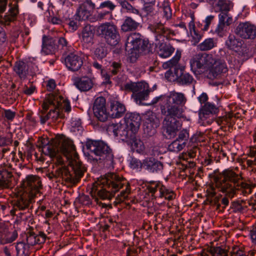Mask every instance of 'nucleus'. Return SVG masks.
I'll return each instance as SVG.
<instances>
[{
    "label": "nucleus",
    "mask_w": 256,
    "mask_h": 256,
    "mask_svg": "<svg viewBox=\"0 0 256 256\" xmlns=\"http://www.w3.org/2000/svg\"><path fill=\"white\" fill-rule=\"evenodd\" d=\"M234 33L243 40H254L256 37V27L248 22H240L235 28Z\"/></svg>",
    "instance_id": "18"
},
{
    "label": "nucleus",
    "mask_w": 256,
    "mask_h": 256,
    "mask_svg": "<svg viewBox=\"0 0 256 256\" xmlns=\"http://www.w3.org/2000/svg\"><path fill=\"white\" fill-rule=\"evenodd\" d=\"M180 68H176L174 69H170L165 73V78L168 81L171 82H176L177 80V74L176 72L180 70Z\"/></svg>",
    "instance_id": "46"
},
{
    "label": "nucleus",
    "mask_w": 256,
    "mask_h": 256,
    "mask_svg": "<svg viewBox=\"0 0 256 256\" xmlns=\"http://www.w3.org/2000/svg\"><path fill=\"white\" fill-rule=\"evenodd\" d=\"M24 192L28 193L31 196L34 198L40 194V190L42 184L40 178L36 176H28L22 184Z\"/></svg>",
    "instance_id": "15"
},
{
    "label": "nucleus",
    "mask_w": 256,
    "mask_h": 256,
    "mask_svg": "<svg viewBox=\"0 0 256 256\" xmlns=\"http://www.w3.org/2000/svg\"><path fill=\"white\" fill-rule=\"evenodd\" d=\"M220 22L224 23L226 26H230L232 22V18L229 16L227 12H221L219 16Z\"/></svg>",
    "instance_id": "54"
},
{
    "label": "nucleus",
    "mask_w": 256,
    "mask_h": 256,
    "mask_svg": "<svg viewBox=\"0 0 256 256\" xmlns=\"http://www.w3.org/2000/svg\"><path fill=\"white\" fill-rule=\"evenodd\" d=\"M186 100L184 94L172 92L169 95L156 98L152 102L156 104L161 101L163 104L161 110L166 116L162 122V132L167 138H174L179 130L181 124L177 118H184V107Z\"/></svg>",
    "instance_id": "1"
},
{
    "label": "nucleus",
    "mask_w": 256,
    "mask_h": 256,
    "mask_svg": "<svg viewBox=\"0 0 256 256\" xmlns=\"http://www.w3.org/2000/svg\"><path fill=\"white\" fill-rule=\"evenodd\" d=\"M12 142V140L10 136H0V146H4L10 144Z\"/></svg>",
    "instance_id": "61"
},
{
    "label": "nucleus",
    "mask_w": 256,
    "mask_h": 256,
    "mask_svg": "<svg viewBox=\"0 0 256 256\" xmlns=\"http://www.w3.org/2000/svg\"><path fill=\"white\" fill-rule=\"evenodd\" d=\"M149 28L155 36L156 44H158L160 42L164 40V38H167L171 33V30L168 28L164 26V24L160 22H154L149 26Z\"/></svg>",
    "instance_id": "19"
},
{
    "label": "nucleus",
    "mask_w": 256,
    "mask_h": 256,
    "mask_svg": "<svg viewBox=\"0 0 256 256\" xmlns=\"http://www.w3.org/2000/svg\"><path fill=\"white\" fill-rule=\"evenodd\" d=\"M244 200L233 202L231 208L234 212L242 213L246 208V206L244 205Z\"/></svg>",
    "instance_id": "43"
},
{
    "label": "nucleus",
    "mask_w": 256,
    "mask_h": 256,
    "mask_svg": "<svg viewBox=\"0 0 256 256\" xmlns=\"http://www.w3.org/2000/svg\"><path fill=\"white\" fill-rule=\"evenodd\" d=\"M142 10L146 16H151L154 14V8L152 5H150V4H145Z\"/></svg>",
    "instance_id": "63"
},
{
    "label": "nucleus",
    "mask_w": 256,
    "mask_h": 256,
    "mask_svg": "<svg viewBox=\"0 0 256 256\" xmlns=\"http://www.w3.org/2000/svg\"><path fill=\"white\" fill-rule=\"evenodd\" d=\"M162 188L163 192H162V194L161 198H164L165 199L169 200H172L174 198V194L172 191H170L169 190L166 189L164 186Z\"/></svg>",
    "instance_id": "59"
},
{
    "label": "nucleus",
    "mask_w": 256,
    "mask_h": 256,
    "mask_svg": "<svg viewBox=\"0 0 256 256\" xmlns=\"http://www.w3.org/2000/svg\"><path fill=\"white\" fill-rule=\"evenodd\" d=\"M56 95L60 97L59 100H60V110L61 108H62L66 112H69L71 110V106H70V102L66 100H64L62 102V98L60 96H58V94Z\"/></svg>",
    "instance_id": "57"
},
{
    "label": "nucleus",
    "mask_w": 256,
    "mask_h": 256,
    "mask_svg": "<svg viewBox=\"0 0 256 256\" xmlns=\"http://www.w3.org/2000/svg\"><path fill=\"white\" fill-rule=\"evenodd\" d=\"M121 64L114 62L110 66V72L112 75H116L121 71Z\"/></svg>",
    "instance_id": "56"
},
{
    "label": "nucleus",
    "mask_w": 256,
    "mask_h": 256,
    "mask_svg": "<svg viewBox=\"0 0 256 256\" xmlns=\"http://www.w3.org/2000/svg\"><path fill=\"white\" fill-rule=\"evenodd\" d=\"M162 9L164 12V16L166 20L170 18L172 16V12L168 4L166 3L163 4Z\"/></svg>",
    "instance_id": "58"
},
{
    "label": "nucleus",
    "mask_w": 256,
    "mask_h": 256,
    "mask_svg": "<svg viewBox=\"0 0 256 256\" xmlns=\"http://www.w3.org/2000/svg\"><path fill=\"white\" fill-rule=\"evenodd\" d=\"M120 4L122 8L126 10L128 12L132 13L134 14H139L138 10L134 8L130 4H129L126 0H116Z\"/></svg>",
    "instance_id": "42"
},
{
    "label": "nucleus",
    "mask_w": 256,
    "mask_h": 256,
    "mask_svg": "<svg viewBox=\"0 0 256 256\" xmlns=\"http://www.w3.org/2000/svg\"><path fill=\"white\" fill-rule=\"evenodd\" d=\"M216 6L222 12H228L232 6V3L228 0H217Z\"/></svg>",
    "instance_id": "41"
},
{
    "label": "nucleus",
    "mask_w": 256,
    "mask_h": 256,
    "mask_svg": "<svg viewBox=\"0 0 256 256\" xmlns=\"http://www.w3.org/2000/svg\"><path fill=\"white\" fill-rule=\"evenodd\" d=\"M130 166L133 169H138L143 168V162H141L140 160L132 158L130 162Z\"/></svg>",
    "instance_id": "60"
},
{
    "label": "nucleus",
    "mask_w": 256,
    "mask_h": 256,
    "mask_svg": "<svg viewBox=\"0 0 256 256\" xmlns=\"http://www.w3.org/2000/svg\"><path fill=\"white\" fill-rule=\"evenodd\" d=\"M8 0H0V24L4 26H10L11 22H14L18 13V1L14 0L10 4L8 12L4 15L1 14L6 8Z\"/></svg>",
    "instance_id": "11"
},
{
    "label": "nucleus",
    "mask_w": 256,
    "mask_h": 256,
    "mask_svg": "<svg viewBox=\"0 0 256 256\" xmlns=\"http://www.w3.org/2000/svg\"><path fill=\"white\" fill-rule=\"evenodd\" d=\"M14 70L20 78H25L28 74V68L27 64L22 61L16 63Z\"/></svg>",
    "instance_id": "39"
},
{
    "label": "nucleus",
    "mask_w": 256,
    "mask_h": 256,
    "mask_svg": "<svg viewBox=\"0 0 256 256\" xmlns=\"http://www.w3.org/2000/svg\"><path fill=\"white\" fill-rule=\"evenodd\" d=\"M106 104V99L102 96L96 98L94 104V115L100 122H105L108 118Z\"/></svg>",
    "instance_id": "20"
},
{
    "label": "nucleus",
    "mask_w": 256,
    "mask_h": 256,
    "mask_svg": "<svg viewBox=\"0 0 256 256\" xmlns=\"http://www.w3.org/2000/svg\"><path fill=\"white\" fill-rule=\"evenodd\" d=\"M139 23L130 16H126L121 26L122 32H127L136 30L138 26Z\"/></svg>",
    "instance_id": "37"
},
{
    "label": "nucleus",
    "mask_w": 256,
    "mask_h": 256,
    "mask_svg": "<svg viewBox=\"0 0 256 256\" xmlns=\"http://www.w3.org/2000/svg\"><path fill=\"white\" fill-rule=\"evenodd\" d=\"M86 146L92 153L99 156L100 160L112 161L113 154L110 147L102 141L88 140Z\"/></svg>",
    "instance_id": "9"
},
{
    "label": "nucleus",
    "mask_w": 256,
    "mask_h": 256,
    "mask_svg": "<svg viewBox=\"0 0 256 256\" xmlns=\"http://www.w3.org/2000/svg\"><path fill=\"white\" fill-rule=\"evenodd\" d=\"M28 246L23 242H18L16 246L17 252L24 254L26 250L28 248Z\"/></svg>",
    "instance_id": "64"
},
{
    "label": "nucleus",
    "mask_w": 256,
    "mask_h": 256,
    "mask_svg": "<svg viewBox=\"0 0 256 256\" xmlns=\"http://www.w3.org/2000/svg\"><path fill=\"white\" fill-rule=\"evenodd\" d=\"M126 125L113 124L112 132L116 136H130L137 133L141 124L142 118L136 112H127L124 118Z\"/></svg>",
    "instance_id": "7"
},
{
    "label": "nucleus",
    "mask_w": 256,
    "mask_h": 256,
    "mask_svg": "<svg viewBox=\"0 0 256 256\" xmlns=\"http://www.w3.org/2000/svg\"><path fill=\"white\" fill-rule=\"evenodd\" d=\"M156 45L158 46V54L162 58L169 57L174 51V48L170 44L160 42L158 44Z\"/></svg>",
    "instance_id": "35"
},
{
    "label": "nucleus",
    "mask_w": 256,
    "mask_h": 256,
    "mask_svg": "<svg viewBox=\"0 0 256 256\" xmlns=\"http://www.w3.org/2000/svg\"><path fill=\"white\" fill-rule=\"evenodd\" d=\"M228 26L219 21V24L215 30V32L220 36L222 37L227 32Z\"/></svg>",
    "instance_id": "53"
},
{
    "label": "nucleus",
    "mask_w": 256,
    "mask_h": 256,
    "mask_svg": "<svg viewBox=\"0 0 256 256\" xmlns=\"http://www.w3.org/2000/svg\"><path fill=\"white\" fill-rule=\"evenodd\" d=\"M143 168L152 173L161 172L164 168L163 164L152 158H147L143 160Z\"/></svg>",
    "instance_id": "23"
},
{
    "label": "nucleus",
    "mask_w": 256,
    "mask_h": 256,
    "mask_svg": "<svg viewBox=\"0 0 256 256\" xmlns=\"http://www.w3.org/2000/svg\"><path fill=\"white\" fill-rule=\"evenodd\" d=\"M125 88L133 92L132 97L138 104L147 99L150 92L148 84L144 82L128 83Z\"/></svg>",
    "instance_id": "12"
},
{
    "label": "nucleus",
    "mask_w": 256,
    "mask_h": 256,
    "mask_svg": "<svg viewBox=\"0 0 256 256\" xmlns=\"http://www.w3.org/2000/svg\"><path fill=\"white\" fill-rule=\"evenodd\" d=\"M34 198L28 193L25 192L18 195L12 202L13 208L10 211V214L20 215V216L22 218V216L26 212H22L20 211L28 212Z\"/></svg>",
    "instance_id": "10"
},
{
    "label": "nucleus",
    "mask_w": 256,
    "mask_h": 256,
    "mask_svg": "<svg viewBox=\"0 0 256 256\" xmlns=\"http://www.w3.org/2000/svg\"><path fill=\"white\" fill-rule=\"evenodd\" d=\"M98 32L106 43L112 46H116L120 40L117 26L110 22H106L100 25Z\"/></svg>",
    "instance_id": "8"
},
{
    "label": "nucleus",
    "mask_w": 256,
    "mask_h": 256,
    "mask_svg": "<svg viewBox=\"0 0 256 256\" xmlns=\"http://www.w3.org/2000/svg\"><path fill=\"white\" fill-rule=\"evenodd\" d=\"M218 112V108L214 104L207 102L202 106L200 110L199 116L200 118H206L210 114H216Z\"/></svg>",
    "instance_id": "32"
},
{
    "label": "nucleus",
    "mask_w": 256,
    "mask_h": 256,
    "mask_svg": "<svg viewBox=\"0 0 256 256\" xmlns=\"http://www.w3.org/2000/svg\"><path fill=\"white\" fill-rule=\"evenodd\" d=\"M93 66L100 71L101 74L104 78L106 82L107 83L110 82V74H108L106 70L102 68V66L98 62H94L92 63Z\"/></svg>",
    "instance_id": "51"
},
{
    "label": "nucleus",
    "mask_w": 256,
    "mask_h": 256,
    "mask_svg": "<svg viewBox=\"0 0 256 256\" xmlns=\"http://www.w3.org/2000/svg\"><path fill=\"white\" fill-rule=\"evenodd\" d=\"M189 138V134L186 130H183L180 131L178 134V137L176 140L180 142L182 144L186 146Z\"/></svg>",
    "instance_id": "50"
},
{
    "label": "nucleus",
    "mask_w": 256,
    "mask_h": 256,
    "mask_svg": "<svg viewBox=\"0 0 256 256\" xmlns=\"http://www.w3.org/2000/svg\"><path fill=\"white\" fill-rule=\"evenodd\" d=\"M160 125L158 118L152 111L146 112L144 118V131L148 136H152L156 132V128Z\"/></svg>",
    "instance_id": "17"
},
{
    "label": "nucleus",
    "mask_w": 256,
    "mask_h": 256,
    "mask_svg": "<svg viewBox=\"0 0 256 256\" xmlns=\"http://www.w3.org/2000/svg\"><path fill=\"white\" fill-rule=\"evenodd\" d=\"M232 117V114H228L226 116L218 117L216 118V122L220 126H225L230 122Z\"/></svg>",
    "instance_id": "49"
},
{
    "label": "nucleus",
    "mask_w": 256,
    "mask_h": 256,
    "mask_svg": "<svg viewBox=\"0 0 256 256\" xmlns=\"http://www.w3.org/2000/svg\"><path fill=\"white\" fill-rule=\"evenodd\" d=\"M192 70L196 72H206L204 54H198L195 55L190 60Z\"/></svg>",
    "instance_id": "25"
},
{
    "label": "nucleus",
    "mask_w": 256,
    "mask_h": 256,
    "mask_svg": "<svg viewBox=\"0 0 256 256\" xmlns=\"http://www.w3.org/2000/svg\"><path fill=\"white\" fill-rule=\"evenodd\" d=\"M181 58V52L177 50L175 56L170 60L167 61L162 64V68L164 69H174L176 68H180L178 62Z\"/></svg>",
    "instance_id": "38"
},
{
    "label": "nucleus",
    "mask_w": 256,
    "mask_h": 256,
    "mask_svg": "<svg viewBox=\"0 0 256 256\" xmlns=\"http://www.w3.org/2000/svg\"><path fill=\"white\" fill-rule=\"evenodd\" d=\"M216 42L212 38L205 40L202 42L198 46V48L202 51H207L216 46Z\"/></svg>",
    "instance_id": "40"
},
{
    "label": "nucleus",
    "mask_w": 256,
    "mask_h": 256,
    "mask_svg": "<svg viewBox=\"0 0 256 256\" xmlns=\"http://www.w3.org/2000/svg\"><path fill=\"white\" fill-rule=\"evenodd\" d=\"M227 70L226 64L221 60L216 59V62L208 71V77L210 79L216 78L222 74L226 73Z\"/></svg>",
    "instance_id": "24"
},
{
    "label": "nucleus",
    "mask_w": 256,
    "mask_h": 256,
    "mask_svg": "<svg viewBox=\"0 0 256 256\" xmlns=\"http://www.w3.org/2000/svg\"><path fill=\"white\" fill-rule=\"evenodd\" d=\"M66 68L72 72L78 71L83 65V58L79 55L70 53L64 60Z\"/></svg>",
    "instance_id": "22"
},
{
    "label": "nucleus",
    "mask_w": 256,
    "mask_h": 256,
    "mask_svg": "<svg viewBox=\"0 0 256 256\" xmlns=\"http://www.w3.org/2000/svg\"><path fill=\"white\" fill-rule=\"evenodd\" d=\"M216 186L221 192L224 193L226 196L222 200L224 208L228 206V198H232L238 191L246 196L252 192V186L240 180V176L232 170L224 171L219 176L215 178Z\"/></svg>",
    "instance_id": "3"
},
{
    "label": "nucleus",
    "mask_w": 256,
    "mask_h": 256,
    "mask_svg": "<svg viewBox=\"0 0 256 256\" xmlns=\"http://www.w3.org/2000/svg\"><path fill=\"white\" fill-rule=\"evenodd\" d=\"M190 27L191 36L196 42H198L202 38V35L196 30L194 25L193 24H190Z\"/></svg>",
    "instance_id": "55"
},
{
    "label": "nucleus",
    "mask_w": 256,
    "mask_h": 256,
    "mask_svg": "<svg viewBox=\"0 0 256 256\" xmlns=\"http://www.w3.org/2000/svg\"><path fill=\"white\" fill-rule=\"evenodd\" d=\"M24 192L28 193L31 196L34 198L40 194V190L42 184L40 178L36 176H28L22 184Z\"/></svg>",
    "instance_id": "16"
},
{
    "label": "nucleus",
    "mask_w": 256,
    "mask_h": 256,
    "mask_svg": "<svg viewBox=\"0 0 256 256\" xmlns=\"http://www.w3.org/2000/svg\"><path fill=\"white\" fill-rule=\"evenodd\" d=\"M46 235L42 232L36 234L33 232H30L26 236V242L28 245L34 246L36 244H43L46 239Z\"/></svg>",
    "instance_id": "28"
},
{
    "label": "nucleus",
    "mask_w": 256,
    "mask_h": 256,
    "mask_svg": "<svg viewBox=\"0 0 256 256\" xmlns=\"http://www.w3.org/2000/svg\"><path fill=\"white\" fill-rule=\"evenodd\" d=\"M204 56L206 72H208L210 67L212 66V64L216 62V58H215L212 54L206 53H204Z\"/></svg>",
    "instance_id": "45"
},
{
    "label": "nucleus",
    "mask_w": 256,
    "mask_h": 256,
    "mask_svg": "<svg viewBox=\"0 0 256 256\" xmlns=\"http://www.w3.org/2000/svg\"><path fill=\"white\" fill-rule=\"evenodd\" d=\"M17 236L18 234L16 231L10 232L8 228H5L2 230H0V243L2 244L11 243Z\"/></svg>",
    "instance_id": "34"
},
{
    "label": "nucleus",
    "mask_w": 256,
    "mask_h": 256,
    "mask_svg": "<svg viewBox=\"0 0 256 256\" xmlns=\"http://www.w3.org/2000/svg\"><path fill=\"white\" fill-rule=\"evenodd\" d=\"M177 74L176 82L181 85H188L191 84L194 78L192 76L186 72L183 68H180L176 72Z\"/></svg>",
    "instance_id": "33"
},
{
    "label": "nucleus",
    "mask_w": 256,
    "mask_h": 256,
    "mask_svg": "<svg viewBox=\"0 0 256 256\" xmlns=\"http://www.w3.org/2000/svg\"><path fill=\"white\" fill-rule=\"evenodd\" d=\"M164 186L160 184H156L154 186H151L150 188V192L155 195L156 196L162 197V192Z\"/></svg>",
    "instance_id": "52"
},
{
    "label": "nucleus",
    "mask_w": 256,
    "mask_h": 256,
    "mask_svg": "<svg viewBox=\"0 0 256 256\" xmlns=\"http://www.w3.org/2000/svg\"><path fill=\"white\" fill-rule=\"evenodd\" d=\"M71 168L72 170V172H70L66 168L60 166L54 172L47 174L46 176L50 180L60 177L67 182L76 184L84 176V173L86 172V168L82 162L75 159L72 162Z\"/></svg>",
    "instance_id": "6"
},
{
    "label": "nucleus",
    "mask_w": 256,
    "mask_h": 256,
    "mask_svg": "<svg viewBox=\"0 0 256 256\" xmlns=\"http://www.w3.org/2000/svg\"><path fill=\"white\" fill-rule=\"evenodd\" d=\"M40 147L45 155L52 158L56 156L59 151L62 152L68 159L75 158L77 154L74 146L69 140H54L48 142L44 139L42 141Z\"/></svg>",
    "instance_id": "4"
},
{
    "label": "nucleus",
    "mask_w": 256,
    "mask_h": 256,
    "mask_svg": "<svg viewBox=\"0 0 256 256\" xmlns=\"http://www.w3.org/2000/svg\"><path fill=\"white\" fill-rule=\"evenodd\" d=\"M56 50V44L53 38L44 36L42 38V52L46 54H49L54 52Z\"/></svg>",
    "instance_id": "31"
},
{
    "label": "nucleus",
    "mask_w": 256,
    "mask_h": 256,
    "mask_svg": "<svg viewBox=\"0 0 256 256\" xmlns=\"http://www.w3.org/2000/svg\"><path fill=\"white\" fill-rule=\"evenodd\" d=\"M126 46L130 44L131 49L138 51V53L144 54L150 52V44L147 40L142 38L139 33H132L127 38L126 44Z\"/></svg>",
    "instance_id": "14"
},
{
    "label": "nucleus",
    "mask_w": 256,
    "mask_h": 256,
    "mask_svg": "<svg viewBox=\"0 0 256 256\" xmlns=\"http://www.w3.org/2000/svg\"><path fill=\"white\" fill-rule=\"evenodd\" d=\"M108 52L106 47L104 46H99L94 50V54L96 58L102 59L106 57Z\"/></svg>",
    "instance_id": "48"
},
{
    "label": "nucleus",
    "mask_w": 256,
    "mask_h": 256,
    "mask_svg": "<svg viewBox=\"0 0 256 256\" xmlns=\"http://www.w3.org/2000/svg\"><path fill=\"white\" fill-rule=\"evenodd\" d=\"M94 27L90 24L84 26L82 32V41L86 44H92L94 38Z\"/></svg>",
    "instance_id": "36"
},
{
    "label": "nucleus",
    "mask_w": 256,
    "mask_h": 256,
    "mask_svg": "<svg viewBox=\"0 0 256 256\" xmlns=\"http://www.w3.org/2000/svg\"><path fill=\"white\" fill-rule=\"evenodd\" d=\"M94 6V4L90 0H86L80 4L74 16L76 20H88L91 16Z\"/></svg>",
    "instance_id": "21"
},
{
    "label": "nucleus",
    "mask_w": 256,
    "mask_h": 256,
    "mask_svg": "<svg viewBox=\"0 0 256 256\" xmlns=\"http://www.w3.org/2000/svg\"><path fill=\"white\" fill-rule=\"evenodd\" d=\"M240 38L230 34L226 40L225 45L229 50L234 52L240 56H244L249 52L250 48L247 43Z\"/></svg>",
    "instance_id": "13"
},
{
    "label": "nucleus",
    "mask_w": 256,
    "mask_h": 256,
    "mask_svg": "<svg viewBox=\"0 0 256 256\" xmlns=\"http://www.w3.org/2000/svg\"><path fill=\"white\" fill-rule=\"evenodd\" d=\"M186 146L180 142L175 140L171 142L168 146V150L172 152H178L184 149Z\"/></svg>",
    "instance_id": "44"
},
{
    "label": "nucleus",
    "mask_w": 256,
    "mask_h": 256,
    "mask_svg": "<svg viewBox=\"0 0 256 256\" xmlns=\"http://www.w3.org/2000/svg\"><path fill=\"white\" fill-rule=\"evenodd\" d=\"M209 252L212 256H228V252L220 247H212Z\"/></svg>",
    "instance_id": "47"
},
{
    "label": "nucleus",
    "mask_w": 256,
    "mask_h": 256,
    "mask_svg": "<svg viewBox=\"0 0 256 256\" xmlns=\"http://www.w3.org/2000/svg\"><path fill=\"white\" fill-rule=\"evenodd\" d=\"M12 174L6 168L0 170V189L10 188L12 185Z\"/></svg>",
    "instance_id": "29"
},
{
    "label": "nucleus",
    "mask_w": 256,
    "mask_h": 256,
    "mask_svg": "<svg viewBox=\"0 0 256 256\" xmlns=\"http://www.w3.org/2000/svg\"><path fill=\"white\" fill-rule=\"evenodd\" d=\"M136 133L134 134L132 138L129 136L128 137L120 136V137L122 140H126L128 142L134 150H136L138 152H140L144 150V146L142 142L139 138H136Z\"/></svg>",
    "instance_id": "30"
},
{
    "label": "nucleus",
    "mask_w": 256,
    "mask_h": 256,
    "mask_svg": "<svg viewBox=\"0 0 256 256\" xmlns=\"http://www.w3.org/2000/svg\"><path fill=\"white\" fill-rule=\"evenodd\" d=\"M125 187L116 197L118 202H123L130 192V186L124 178L114 173H108L104 178L93 183L90 192L92 196L98 200H110L120 188Z\"/></svg>",
    "instance_id": "2"
},
{
    "label": "nucleus",
    "mask_w": 256,
    "mask_h": 256,
    "mask_svg": "<svg viewBox=\"0 0 256 256\" xmlns=\"http://www.w3.org/2000/svg\"><path fill=\"white\" fill-rule=\"evenodd\" d=\"M60 97L54 94H50L42 104V110H40L38 116L42 124H44L48 120L55 122L62 118L64 115L60 110Z\"/></svg>",
    "instance_id": "5"
},
{
    "label": "nucleus",
    "mask_w": 256,
    "mask_h": 256,
    "mask_svg": "<svg viewBox=\"0 0 256 256\" xmlns=\"http://www.w3.org/2000/svg\"><path fill=\"white\" fill-rule=\"evenodd\" d=\"M116 6L110 0H106L102 2L100 6V8H107L110 11L113 10Z\"/></svg>",
    "instance_id": "62"
},
{
    "label": "nucleus",
    "mask_w": 256,
    "mask_h": 256,
    "mask_svg": "<svg viewBox=\"0 0 256 256\" xmlns=\"http://www.w3.org/2000/svg\"><path fill=\"white\" fill-rule=\"evenodd\" d=\"M110 115L113 118L122 116L126 112L124 104L117 100H112L110 102Z\"/></svg>",
    "instance_id": "27"
},
{
    "label": "nucleus",
    "mask_w": 256,
    "mask_h": 256,
    "mask_svg": "<svg viewBox=\"0 0 256 256\" xmlns=\"http://www.w3.org/2000/svg\"><path fill=\"white\" fill-rule=\"evenodd\" d=\"M74 82V86L82 92H87L94 86L92 80L88 76L76 78Z\"/></svg>",
    "instance_id": "26"
}]
</instances>
